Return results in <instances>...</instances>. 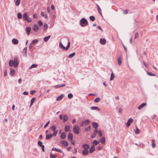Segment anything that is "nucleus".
Segmentation results:
<instances>
[{
	"label": "nucleus",
	"mask_w": 158,
	"mask_h": 158,
	"mask_svg": "<svg viewBox=\"0 0 158 158\" xmlns=\"http://www.w3.org/2000/svg\"><path fill=\"white\" fill-rule=\"evenodd\" d=\"M80 24L81 27H84L87 25L88 23L87 20L83 18L81 19L80 22Z\"/></svg>",
	"instance_id": "1"
},
{
	"label": "nucleus",
	"mask_w": 158,
	"mask_h": 158,
	"mask_svg": "<svg viewBox=\"0 0 158 158\" xmlns=\"http://www.w3.org/2000/svg\"><path fill=\"white\" fill-rule=\"evenodd\" d=\"M70 43L69 40H68V45L66 48H65L64 46V45H63V44H62V43H60V44H59L60 47V48H62L64 50H67L69 49V48L70 46Z\"/></svg>",
	"instance_id": "2"
},
{
	"label": "nucleus",
	"mask_w": 158,
	"mask_h": 158,
	"mask_svg": "<svg viewBox=\"0 0 158 158\" xmlns=\"http://www.w3.org/2000/svg\"><path fill=\"white\" fill-rule=\"evenodd\" d=\"M23 18L24 20H27L28 22H31L32 21L31 19L28 17V15L27 13H25L23 15Z\"/></svg>",
	"instance_id": "3"
},
{
	"label": "nucleus",
	"mask_w": 158,
	"mask_h": 158,
	"mask_svg": "<svg viewBox=\"0 0 158 158\" xmlns=\"http://www.w3.org/2000/svg\"><path fill=\"white\" fill-rule=\"evenodd\" d=\"M80 128L77 125H76L74 127L73 130L74 132L76 134L78 135L79 133Z\"/></svg>",
	"instance_id": "4"
},
{
	"label": "nucleus",
	"mask_w": 158,
	"mask_h": 158,
	"mask_svg": "<svg viewBox=\"0 0 158 158\" xmlns=\"http://www.w3.org/2000/svg\"><path fill=\"white\" fill-rule=\"evenodd\" d=\"M90 123V121L88 120L83 121L80 123L81 126H83L84 125L85 126L88 125Z\"/></svg>",
	"instance_id": "5"
},
{
	"label": "nucleus",
	"mask_w": 158,
	"mask_h": 158,
	"mask_svg": "<svg viewBox=\"0 0 158 158\" xmlns=\"http://www.w3.org/2000/svg\"><path fill=\"white\" fill-rule=\"evenodd\" d=\"M14 66L15 67H17L19 64L18 59L17 57H15L14 60Z\"/></svg>",
	"instance_id": "6"
},
{
	"label": "nucleus",
	"mask_w": 158,
	"mask_h": 158,
	"mask_svg": "<svg viewBox=\"0 0 158 158\" xmlns=\"http://www.w3.org/2000/svg\"><path fill=\"white\" fill-rule=\"evenodd\" d=\"M133 122V119L132 118H129L127 123V126L128 127H129L131 125V123H132Z\"/></svg>",
	"instance_id": "7"
},
{
	"label": "nucleus",
	"mask_w": 158,
	"mask_h": 158,
	"mask_svg": "<svg viewBox=\"0 0 158 158\" xmlns=\"http://www.w3.org/2000/svg\"><path fill=\"white\" fill-rule=\"evenodd\" d=\"M147 105V103L146 102L143 103L141 104L138 107L139 110H140L144 106Z\"/></svg>",
	"instance_id": "8"
},
{
	"label": "nucleus",
	"mask_w": 158,
	"mask_h": 158,
	"mask_svg": "<svg viewBox=\"0 0 158 158\" xmlns=\"http://www.w3.org/2000/svg\"><path fill=\"white\" fill-rule=\"evenodd\" d=\"M100 43L102 45H104L106 42V40L105 39H101L100 40Z\"/></svg>",
	"instance_id": "9"
},
{
	"label": "nucleus",
	"mask_w": 158,
	"mask_h": 158,
	"mask_svg": "<svg viewBox=\"0 0 158 158\" xmlns=\"http://www.w3.org/2000/svg\"><path fill=\"white\" fill-rule=\"evenodd\" d=\"M83 148L85 150H88L89 148V145L87 143H85L83 145Z\"/></svg>",
	"instance_id": "10"
},
{
	"label": "nucleus",
	"mask_w": 158,
	"mask_h": 158,
	"mask_svg": "<svg viewBox=\"0 0 158 158\" xmlns=\"http://www.w3.org/2000/svg\"><path fill=\"white\" fill-rule=\"evenodd\" d=\"M12 43L15 45H17L18 44L19 41L17 39L14 38L12 40Z\"/></svg>",
	"instance_id": "11"
},
{
	"label": "nucleus",
	"mask_w": 158,
	"mask_h": 158,
	"mask_svg": "<svg viewBox=\"0 0 158 158\" xmlns=\"http://www.w3.org/2000/svg\"><path fill=\"white\" fill-rule=\"evenodd\" d=\"M64 95L63 94H61L60 96H58L56 99L57 101H59L62 99L63 97H64Z\"/></svg>",
	"instance_id": "12"
},
{
	"label": "nucleus",
	"mask_w": 158,
	"mask_h": 158,
	"mask_svg": "<svg viewBox=\"0 0 158 158\" xmlns=\"http://www.w3.org/2000/svg\"><path fill=\"white\" fill-rule=\"evenodd\" d=\"M27 47L25 48L23 50V56H26L27 55Z\"/></svg>",
	"instance_id": "13"
},
{
	"label": "nucleus",
	"mask_w": 158,
	"mask_h": 158,
	"mask_svg": "<svg viewBox=\"0 0 158 158\" xmlns=\"http://www.w3.org/2000/svg\"><path fill=\"white\" fill-rule=\"evenodd\" d=\"M53 136V135L51 134H48L46 135V138L47 139H50Z\"/></svg>",
	"instance_id": "14"
},
{
	"label": "nucleus",
	"mask_w": 158,
	"mask_h": 158,
	"mask_svg": "<svg viewBox=\"0 0 158 158\" xmlns=\"http://www.w3.org/2000/svg\"><path fill=\"white\" fill-rule=\"evenodd\" d=\"M68 139L70 140H72L73 139V135L71 133H70L68 135Z\"/></svg>",
	"instance_id": "15"
},
{
	"label": "nucleus",
	"mask_w": 158,
	"mask_h": 158,
	"mask_svg": "<svg viewBox=\"0 0 158 158\" xmlns=\"http://www.w3.org/2000/svg\"><path fill=\"white\" fill-rule=\"evenodd\" d=\"M31 30V28L30 27H27L26 28V31L27 35H29L30 34Z\"/></svg>",
	"instance_id": "16"
},
{
	"label": "nucleus",
	"mask_w": 158,
	"mask_h": 158,
	"mask_svg": "<svg viewBox=\"0 0 158 158\" xmlns=\"http://www.w3.org/2000/svg\"><path fill=\"white\" fill-rule=\"evenodd\" d=\"M89 153V151L88 150H84L82 151V154L84 155H86Z\"/></svg>",
	"instance_id": "17"
},
{
	"label": "nucleus",
	"mask_w": 158,
	"mask_h": 158,
	"mask_svg": "<svg viewBox=\"0 0 158 158\" xmlns=\"http://www.w3.org/2000/svg\"><path fill=\"white\" fill-rule=\"evenodd\" d=\"M66 137V134L64 132H62L60 135V137L61 139H64Z\"/></svg>",
	"instance_id": "18"
},
{
	"label": "nucleus",
	"mask_w": 158,
	"mask_h": 158,
	"mask_svg": "<svg viewBox=\"0 0 158 158\" xmlns=\"http://www.w3.org/2000/svg\"><path fill=\"white\" fill-rule=\"evenodd\" d=\"M95 148L94 145H92L89 149V152L90 153H92L95 150Z\"/></svg>",
	"instance_id": "19"
},
{
	"label": "nucleus",
	"mask_w": 158,
	"mask_h": 158,
	"mask_svg": "<svg viewBox=\"0 0 158 158\" xmlns=\"http://www.w3.org/2000/svg\"><path fill=\"white\" fill-rule=\"evenodd\" d=\"M39 29L38 26L37 24H34L33 27V30L35 31H37Z\"/></svg>",
	"instance_id": "20"
},
{
	"label": "nucleus",
	"mask_w": 158,
	"mask_h": 158,
	"mask_svg": "<svg viewBox=\"0 0 158 158\" xmlns=\"http://www.w3.org/2000/svg\"><path fill=\"white\" fill-rule=\"evenodd\" d=\"M65 86V84H63L62 85H56L55 86H54V87L55 88H60V87H64V86Z\"/></svg>",
	"instance_id": "21"
},
{
	"label": "nucleus",
	"mask_w": 158,
	"mask_h": 158,
	"mask_svg": "<svg viewBox=\"0 0 158 158\" xmlns=\"http://www.w3.org/2000/svg\"><path fill=\"white\" fill-rule=\"evenodd\" d=\"M61 142L62 143L64 146L66 147L68 146V143L67 141L65 140L61 141Z\"/></svg>",
	"instance_id": "22"
},
{
	"label": "nucleus",
	"mask_w": 158,
	"mask_h": 158,
	"mask_svg": "<svg viewBox=\"0 0 158 158\" xmlns=\"http://www.w3.org/2000/svg\"><path fill=\"white\" fill-rule=\"evenodd\" d=\"M99 141L102 143H104L105 142V139L104 137H102L99 140Z\"/></svg>",
	"instance_id": "23"
},
{
	"label": "nucleus",
	"mask_w": 158,
	"mask_h": 158,
	"mask_svg": "<svg viewBox=\"0 0 158 158\" xmlns=\"http://www.w3.org/2000/svg\"><path fill=\"white\" fill-rule=\"evenodd\" d=\"M115 77V76L113 73V72H112L111 73L110 77V81H112L114 79V78Z\"/></svg>",
	"instance_id": "24"
},
{
	"label": "nucleus",
	"mask_w": 158,
	"mask_h": 158,
	"mask_svg": "<svg viewBox=\"0 0 158 158\" xmlns=\"http://www.w3.org/2000/svg\"><path fill=\"white\" fill-rule=\"evenodd\" d=\"M20 0H16L15 2V5L17 6H19L20 3Z\"/></svg>",
	"instance_id": "25"
},
{
	"label": "nucleus",
	"mask_w": 158,
	"mask_h": 158,
	"mask_svg": "<svg viewBox=\"0 0 158 158\" xmlns=\"http://www.w3.org/2000/svg\"><path fill=\"white\" fill-rule=\"evenodd\" d=\"M97 9L99 13L100 14L102 15V11L101 10L99 7V6H98V4H97Z\"/></svg>",
	"instance_id": "26"
},
{
	"label": "nucleus",
	"mask_w": 158,
	"mask_h": 158,
	"mask_svg": "<svg viewBox=\"0 0 158 158\" xmlns=\"http://www.w3.org/2000/svg\"><path fill=\"white\" fill-rule=\"evenodd\" d=\"M69 118V117L67 115H64L63 116V121L65 122L67 121Z\"/></svg>",
	"instance_id": "27"
},
{
	"label": "nucleus",
	"mask_w": 158,
	"mask_h": 158,
	"mask_svg": "<svg viewBox=\"0 0 158 158\" xmlns=\"http://www.w3.org/2000/svg\"><path fill=\"white\" fill-rule=\"evenodd\" d=\"M51 35H49L48 36L45 37L44 38V41L45 42H47V41H48V40L49 39Z\"/></svg>",
	"instance_id": "28"
},
{
	"label": "nucleus",
	"mask_w": 158,
	"mask_h": 158,
	"mask_svg": "<svg viewBox=\"0 0 158 158\" xmlns=\"http://www.w3.org/2000/svg\"><path fill=\"white\" fill-rule=\"evenodd\" d=\"M41 15L43 17H44L45 19H47L48 18L47 15L45 14L44 12L43 11L41 12Z\"/></svg>",
	"instance_id": "29"
},
{
	"label": "nucleus",
	"mask_w": 158,
	"mask_h": 158,
	"mask_svg": "<svg viewBox=\"0 0 158 158\" xmlns=\"http://www.w3.org/2000/svg\"><path fill=\"white\" fill-rule=\"evenodd\" d=\"M52 151H55L56 152H59L60 153L62 152V151L60 150V149H57L56 148H53L52 149Z\"/></svg>",
	"instance_id": "30"
},
{
	"label": "nucleus",
	"mask_w": 158,
	"mask_h": 158,
	"mask_svg": "<svg viewBox=\"0 0 158 158\" xmlns=\"http://www.w3.org/2000/svg\"><path fill=\"white\" fill-rule=\"evenodd\" d=\"M122 63L121 59L120 57H119L118 59V64L119 65H120Z\"/></svg>",
	"instance_id": "31"
},
{
	"label": "nucleus",
	"mask_w": 158,
	"mask_h": 158,
	"mask_svg": "<svg viewBox=\"0 0 158 158\" xmlns=\"http://www.w3.org/2000/svg\"><path fill=\"white\" fill-rule=\"evenodd\" d=\"M92 124L94 127L95 128H97L98 126V125L97 123L95 122H93L92 123Z\"/></svg>",
	"instance_id": "32"
},
{
	"label": "nucleus",
	"mask_w": 158,
	"mask_h": 158,
	"mask_svg": "<svg viewBox=\"0 0 158 158\" xmlns=\"http://www.w3.org/2000/svg\"><path fill=\"white\" fill-rule=\"evenodd\" d=\"M70 129V126L69 125H66L65 127V130L66 132L68 131Z\"/></svg>",
	"instance_id": "33"
},
{
	"label": "nucleus",
	"mask_w": 158,
	"mask_h": 158,
	"mask_svg": "<svg viewBox=\"0 0 158 158\" xmlns=\"http://www.w3.org/2000/svg\"><path fill=\"white\" fill-rule=\"evenodd\" d=\"M15 73V71L14 69H10V74L12 75L13 76Z\"/></svg>",
	"instance_id": "34"
},
{
	"label": "nucleus",
	"mask_w": 158,
	"mask_h": 158,
	"mask_svg": "<svg viewBox=\"0 0 158 158\" xmlns=\"http://www.w3.org/2000/svg\"><path fill=\"white\" fill-rule=\"evenodd\" d=\"M91 109L92 110H99V109L98 107L97 106H93L91 107Z\"/></svg>",
	"instance_id": "35"
},
{
	"label": "nucleus",
	"mask_w": 158,
	"mask_h": 158,
	"mask_svg": "<svg viewBox=\"0 0 158 158\" xmlns=\"http://www.w3.org/2000/svg\"><path fill=\"white\" fill-rule=\"evenodd\" d=\"M75 54V52H73L72 54H70L68 56L69 58H72Z\"/></svg>",
	"instance_id": "36"
},
{
	"label": "nucleus",
	"mask_w": 158,
	"mask_h": 158,
	"mask_svg": "<svg viewBox=\"0 0 158 158\" xmlns=\"http://www.w3.org/2000/svg\"><path fill=\"white\" fill-rule=\"evenodd\" d=\"M35 98H33L31 100V103L30 104V106H31L33 104V103L35 101Z\"/></svg>",
	"instance_id": "37"
},
{
	"label": "nucleus",
	"mask_w": 158,
	"mask_h": 158,
	"mask_svg": "<svg viewBox=\"0 0 158 158\" xmlns=\"http://www.w3.org/2000/svg\"><path fill=\"white\" fill-rule=\"evenodd\" d=\"M100 98H97L94 100V102H95L98 103L100 101Z\"/></svg>",
	"instance_id": "38"
},
{
	"label": "nucleus",
	"mask_w": 158,
	"mask_h": 158,
	"mask_svg": "<svg viewBox=\"0 0 158 158\" xmlns=\"http://www.w3.org/2000/svg\"><path fill=\"white\" fill-rule=\"evenodd\" d=\"M152 147L153 148H155V147L156 146V144L154 143L155 141L154 139H152Z\"/></svg>",
	"instance_id": "39"
},
{
	"label": "nucleus",
	"mask_w": 158,
	"mask_h": 158,
	"mask_svg": "<svg viewBox=\"0 0 158 158\" xmlns=\"http://www.w3.org/2000/svg\"><path fill=\"white\" fill-rule=\"evenodd\" d=\"M9 64L10 66H13V64H14V61L11 60H10L9 62Z\"/></svg>",
	"instance_id": "40"
},
{
	"label": "nucleus",
	"mask_w": 158,
	"mask_h": 158,
	"mask_svg": "<svg viewBox=\"0 0 158 158\" xmlns=\"http://www.w3.org/2000/svg\"><path fill=\"white\" fill-rule=\"evenodd\" d=\"M18 18L19 19H21L22 18V15L20 13H19L17 15Z\"/></svg>",
	"instance_id": "41"
},
{
	"label": "nucleus",
	"mask_w": 158,
	"mask_h": 158,
	"mask_svg": "<svg viewBox=\"0 0 158 158\" xmlns=\"http://www.w3.org/2000/svg\"><path fill=\"white\" fill-rule=\"evenodd\" d=\"M99 143V142L95 140H94L93 141V144L95 145H96L98 144Z\"/></svg>",
	"instance_id": "42"
},
{
	"label": "nucleus",
	"mask_w": 158,
	"mask_h": 158,
	"mask_svg": "<svg viewBox=\"0 0 158 158\" xmlns=\"http://www.w3.org/2000/svg\"><path fill=\"white\" fill-rule=\"evenodd\" d=\"M89 18L91 21H94L95 20V18L94 16H91L89 17Z\"/></svg>",
	"instance_id": "43"
},
{
	"label": "nucleus",
	"mask_w": 158,
	"mask_h": 158,
	"mask_svg": "<svg viewBox=\"0 0 158 158\" xmlns=\"http://www.w3.org/2000/svg\"><path fill=\"white\" fill-rule=\"evenodd\" d=\"M56 129V126H52L51 127V129L53 131H55Z\"/></svg>",
	"instance_id": "44"
},
{
	"label": "nucleus",
	"mask_w": 158,
	"mask_h": 158,
	"mask_svg": "<svg viewBox=\"0 0 158 158\" xmlns=\"http://www.w3.org/2000/svg\"><path fill=\"white\" fill-rule=\"evenodd\" d=\"M68 97L69 99H71L73 98V95L71 93H69L68 94Z\"/></svg>",
	"instance_id": "45"
},
{
	"label": "nucleus",
	"mask_w": 158,
	"mask_h": 158,
	"mask_svg": "<svg viewBox=\"0 0 158 158\" xmlns=\"http://www.w3.org/2000/svg\"><path fill=\"white\" fill-rule=\"evenodd\" d=\"M39 40L37 39H35L32 41L31 42L32 44H33L35 43H38V42Z\"/></svg>",
	"instance_id": "46"
},
{
	"label": "nucleus",
	"mask_w": 158,
	"mask_h": 158,
	"mask_svg": "<svg viewBox=\"0 0 158 158\" xmlns=\"http://www.w3.org/2000/svg\"><path fill=\"white\" fill-rule=\"evenodd\" d=\"M37 66V65L36 64H33L30 67V69H31L33 68H36Z\"/></svg>",
	"instance_id": "47"
},
{
	"label": "nucleus",
	"mask_w": 158,
	"mask_h": 158,
	"mask_svg": "<svg viewBox=\"0 0 158 158\" xmlns=\"http://www.w3.org/2000/svg\"><path fill=\"white\" fill-rule=\"evenodd\" d=\"M91 129V127L90 126H89L85 128V131H90Z\"/></svg>",
	"instance_id": "48"
},
{
	"label": "nucleus",
	"mask_w": 158,
	"mask_h": 158,
	"mask_svg": "<svg viewBox=\"0 0 158 158\" xmlns=\"http://www.w3.org/2000/svg\"><path fill=\"white\" fill-rule=\"evenodd\" d=\"M136 131H135V132L136 134H138L140 132V130H139V129L138 128V127H136Z\"/></svg>",
	"instance_id": "49"
},
{
	"label": "nucleus",
	"mask_w": 158,
	"mask_h": 158,
	"mask_svg": "<svg viewBox=\"0 0 158 158\" xmlns=\"http://www.w3.org/2000/svg\"><path fill=\"white\" fill-rule=\"evenodd\" d=\"M38 144L40 147L43 145V143L41 141H39L38 142Z\"/></svg>",
	"instance_id": "50"
},
{
	"label": "nucleus",
	"mask_w": 158,
	"mask_h": 158,
	"mask_svg": "<svg viewBox=\"0 0 158 158\" xmlns=\"http://www.w3.org/2000/svg\"><path fill=\"white\" fill-rule=\"evenodd\" d=\"M147 74H148L149 75V76H155V74H153L152 73H151V72H147Z\"/></svg>",
	"instance_id": "51"
},
{
	"label": "nucleus",
	"mask_w": 158,
	"mask_h": 158,
	"mask_svg": "<svg viewBox=\"0 0 158 158\" xmlns=\"http://www.w3.org/2000/svg\"><path fill=\"white\" fill-rule=\"evenodd\" d=\"M99 136L100 137H101L102 135V131L101 130H100L98 131Z\"/></svg>",
	"instance_id": "52"
},
{
	"label": "nucleus",
	"mask_w": 158,
	"mask_h": 158,
	"mask_svg": "<svg viewBox=\"0 0 158 158\" xmlns=\"http://www.w3.org/2000/svg\"><path fill=\"white\" fill-rule=\"evenodd\" d=\"M50 157L51 158H56L55 156L52 153H51L50 154Z\"/></svg>",
	"instance_id": "53"
},
{
	"label": "nucleus",
	"mask_w": 158,
	"mask_h": 158,
	"mask_svg": "<svg viewBox=\"0 0 158 158\" xmlns=\"http://www.w3.org/2000/svg\"><path fill=\"white\" fill-rule=\"evenodd\" d=\"M96 135V133H93L91 135V137L92 138H94L95 137Z\"/></svg>",
	"instance_id": "54"
},
{
	"label": "nucleus",
	"mask_w": 158,
	"mask_h": 158,
	"mask_svg": "<svg viewBox=\"0 0 158 158\" xmlns=\"http://www.w3.org/2000/svg\"><path fill=\"white\" fill-rule=\"evenodd\" d=\"M57 132H58L57 130H56L55 131H54V132H53V133L52 134L53 135H54V136H56V135Z\"/></svg>",
	"instance_id": "55"
},
{
	"label": "nucleus",
	"mask_w": 158,
	"mask_h": 158,
	"mask_svg": "<svg viewBox=\"0 0 158 158\" xmlns=\"http://www.w3.org/2000/svg\"><path fill=\"white\" fill-rule=\"evenodd\" d=\"M44 28L45 29H47L48 28V25L46 23H44Z\"/></svg>",
	"instance_id": "56"
},
{
	"label": "nucleus",
	"mask_w": 158,
	"mask_h": 158,
	"mask_svg": "<svg viewBox=\"0 0 158 158\" xmlns=\"http://www.w3.org/2000/svg\"><path fill=\"white\" fill-rule=\"evenodd\" d=\"M50 123V121H49L45 124V125H44V128H46V127L48 125V124Z\"/></svg>",
	"instance_id": "57"
},
{
	"label": "nucleus",
	"mask_w": 158,
	"mask_h": 158,
	"mask_svg": "<svg viewBox=\"0 0 158 158\" xmlns=\"http://www.w3.org/2000/svg\"><path fill=\"white\" fill-rule=\"evenodd\" d=\"M138 36V33L136 32L135 34L134 39H136Z\"/></svg>",
	"instance_id": "58"
},
{
	"label": "nucleus",
	"mask_w": 158,
	"mask_h": 158,
	"mask_svg": "<svg viewBox=\"0 0 158 158\" xmlns=\"http://www.w3.org/2000/svg\"><path fill=\"white\" fill-rule=\"evenodd\" d=\"M38 23L39 24V25L40 26H42L43 24V23L40 20H39V21H38Z\"/></svg>",
	"instance_id": "59"
},
{
	"label": "nucleus",
	"mask_w": 158,
	"mask_h": 158,
	"mask_svg": "<svg viewBox=\"0 0 158 158\" xmlns=\"http://www.w3.org/2000/svg\"><path fill=\"white\" fill-rule=\"evenodd\" d=\"M37 15L36 14H34L33 15V17L35 19H36L37 18Z\"/></svg>",
	"instance_id": "60"
},
{
	"label": "nucleus",
	"mask_w": 158,
	"mask_h": 158,
	"mask_svg": "<svg viewBox=\"0 0 158 158\" xmlns=\"http://www.w3.org/2000/svg\"><path fill=\"white\" fill-rule=\"evenodd\" d=\"M36 92L35 90H32L31 92V94L32 95H33Z\"/></svg>",
	"instance_id": "61"
},
{
	"label": "nucleus",
	"mask_w": 158,
	"mask_h": 158,
	"mask_svg": "<svg viewBox=\"0 0 158 158\" xmlns=\"http://www.w3.org/2000/svg\"><path fill=\"white\" fill-rule=\"evenodd\" d=\"M23 94L25 95H27L28 94V93L27 91H25L23 93Z\"/></svg>",
	"instance_id": "62"
},
{
	"label": "nucleus",
	"mask_w": 158,
	"mask_h": 158,
	"mask_svg": "<svg viewBox=\"0 0 158 158\" xmlns=\"http://www.w3.org/2000/svg\"><path fill=\"white\" fill-rule=\"evenodd\" d=\"M33 44H32L31 43V44H30L29 46V48L31 49L32 48Z\"/></svg>",
	"instance_id": "63"
},
{
	"label": "nucleus",
	"mask_w": 158,
	"mask_h": 158,
	"mask_svg": "<svg viewBox=\"0 0 158 158\" xmlns=\"http://www.w3.org/2000/svg\"><path fill=\"white\" fill-rule=\"evenodd\" d=\"M7 75V72L6 70H5L4 72V75L5 76H6Z\"/></svg>",
	"instance_id": "64"
}]
</instances>
